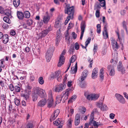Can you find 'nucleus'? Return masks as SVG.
I'll return each instance as SVG.
<instances>
[{"label":"nucleus","instance_id":"f257e3e1","mask_svg":"<svg viewBox=\"0 0 128 128\" xmlns=\"http://www.w3.org/2000/svg\"><path fill=\"white\" fill-rule=\"evenodd\" d=\"M65 4L66 5V6L64 7L65 13L68 15L65 22V24L66 25L70 19H72L73 18L74 13V9L73 6L70 7L69 4L65 3Z\"/></svg>","mask_w":128,"mask_h":128},{"label":"nucleus","instance_id":"f03ea898","mask_svg":"<svg viewBox=\"0 0 128 128\" xmlns=\"http://www.w3.org/2000/svg\"><path fill=\"white\" fill-rule=\"evenodd\" d=\"M71 92V90L70 88H68L65 91L62 93V95L57 96L56 97V104L60 103L62 100V98L64 96V99L65 100H67L68 97V96Z\"/></svg>","mask_w":128,"mask_h":128},{"label":"nucleus","instance_id":"7ed1b4c3","mask_svg":"<svg viewBox=\"0 0 128 128\" xmlns=\"http://www.w3.org/2000/svg\"><path fill=\"white\" fill-rule=\"evenodd\" d=\"M93 120L90 119L88 124L86 123L85 124L84 128H97L99 124Z\"/></svg>","mask_w":128,"mask_h":128},{"label":"nucleus","instance_id":"20e7f679","mask_svg":"<svg viewBox=\"0 0 128 128\" xmlns=\"http://www.w3.org/2000/svg\"><path fill=\"white\" fill-rule=\"evenodd\" d=\"M54 49L55 48L54 47H50L46 53V57L48 62L50 61L52 55V53L54 50Z\"/></svg>","mask_w":128,"mask_h":128},{"label":"nucleus","instance_id":"39448f33","mask_svg":"<svg viewBox=\"0 0 128 128\" xmlns=\"http://www.w3.org/2000/svg\"><path fill=\"white\" fill-rule=\"evenodd\" d=\"M66 86L65 84H60L59 85H57L54 87V91L57 92H60L64 89Z\"/></svg>","mask_w":128,"mask_h":128},{"label":"nucleus","instance_id":"423d86ee","mask_svg":"<svg viewBox=\"0 0 128 128\" xmlns=\"http://www.w3.org/2000/svg\"><path fill=\"white\" fill-rule=\"evenodd\" d=\"M65 51L64 50L61 53L60 57L59 62L58 63V67H60L63 65L64 62L65 58L64 56L65 54Z\"/></svg>","mask_w":128,"mask_h":128},{"label":"nucleus","instance_id":"0eeeda50","mask_svg":"<svg viewBox=\"0 0 128 128\" xmlns=\"http://www.w3.org/2000/svg\"><path fill=\"white\" fill-rule=\"evenodd\" d=\"M107 70L109 72V74L111 76H114L115 73L114 66L111 65H109L107 67Z\"/></svg>","mask_w":128,"mask_h":128},{"label":"nucleus","instance_id":"6e6552de","mask_svg":"<svg viewBox=\"0 0 128 128\" xmlns=\"http://www.w3.org/2000/svg\"><path fill=\"white\" fill-rule=\"evenodd\" d=\"M99 97L98 94H90L86 98V99L88 100H95L98 99Z\"/></svg>","mask_w":128,"mask_h":128},{"label":"nucleus","instance_id":"1a4fd4ad","mask_svg":"<svg viewBox=\"0 0 128 128\" xmlns=\"http://www.w3.org/2000/svg\"><path fill=\"white\" fill-rule=\"evenodd\" d=\"M118 70L121 72L122 74H123L125 73V70L124 68L122 65V62L120 61L117 67Z\"/></svg>","mask_w":128,"mask_h":128},{"label":"nucleus","instance_id":"9d476101","mask_svg":"<svg viewBox=\"0 0 128 128\" xmlns=\"http://www.w3.org/2000/svg\"><path fill=\"white\" fill-rule=\"evenodd\" d=\"M86 27V24L84 21H82L80 24V28L81 30V35L80 38L82 40L84 35V31L85 28Z\"/></svg>","mask_w":128,"mask_h":128},{"label":"nucleus","instance_id":"9b49d317","mask_svg":"<svg viewBox=\"0 0 128 128\" xmlns=\"http://www.w3.org/2000/svg\"><path fill=\"white\" fill-rule=\"evenodd\" d=\"M64 122V121L62 120L61 119H57L54 122L55 125L58 126V128H62Z\"/></svg>","mask_w":128,"mask_h":128},{"label":"nucleus","instance_id":"f8f14e48","mask_svg":"<svg viewBox=\"0 0 128 128\" xmlns=\"http://www.w3.org/2000/svg\"><path fill=\"white\" fill-rule=\"evenodd\" d=\"M115 96L120 103L122 104L125 103V101L124 98L120 94H116L115 95Z\"/></svg>","mask_w":128,"mask_h":128},{"label":"nucleus","instance_id":"ddd939ff","mask_svg":"<svg viewBox=\"0 0 128 128\" xmlns=\"http://www.w3.org/2000/svg\"><path fill=\"white\" fill-rule=\"evenodd\" d=\"M61 72L60 70H58L56 71L55 72V75H54L52 74L51 76L52 78H57V80L58 81H60L61 78Z\"/></svg>","mask_w":128,"mask_h":128},{"label":"nucleus","instance_id":"4468645a","mask_svg":"<svg viewBox=\"0 0 128 128\" xmlns=\"http://www.w3.org/2000/svg\"><path fill=\"white\" fill-rule=\"evenodd\" d=\"M60 110H59L57 109L55 110L54 111L53 114H52L50 118L51 121L54 120L58 116Z\"/></svg>","mask_w":128,"mask_h":128},{"label":"nucleus","instance_id":"2eb2a0df","mask_svg":"<svg viewBox=\"0 0 128 128\" xmlns=\"http://www.w3.org/2000/svg\"><path fill=\"white\" fill-rule=\"evenodd\" d=\"M62 35L60 32H58L56 35V45L57 46H58V43L60 42L62 38Z\"/></svg>","mask_w":128,"mask_h":128},{"label":"nucleus","instance_id":"dca6fc26","mask_svg":"<svg viewBox=\"0 0 128 128\" xmlns=\"http://www.w3.org/2000/svg\"><path fill=\"white\" fill-rule=\"evenodd\" d=\"M42 89L39 87H34L33 88V92H34L36 94L39 96Z\"/></svg>","mask_w":128,"mask_h":128},{"label":"nucleus","instance_id":"f3484780","mask_svg":"<svg viewBox=\"0 0 128 128\" xmlns=\"http://www.w3.org/2000/svg\"><path fill=\"white\" fill-rule=\"evenodd\" d=\"M98 75V69L97 68H95L93 70L92 75V79L96 78Z\"/></svg>","mask_w":128,"mask_h":128},{"label":"nucleus","instance_id":"a211bd4d","mask_svg":"<svg viewBox=\"0 0 128 128\" xmlns=\"http://www.w3.org/2000/svg\"><path fill=\"white\" fill-rule=\"evenodd\" d=\"M88 73V72L87 70H84L82 72V76L81 77V82H82L86 78Z\"/></svg>","mask_w":128,"mask_h":128},{"label":"nucleus","instance_id":"6ab92c4d","mask_svg":"<svg viewBox=\"0 0 128 128\" xmlns=\"http://www.w3.org/2000/svg\"><path fill=\"white\" fill-rule=\"evenodd\" d=\"M80 115L79 114H77L75 117V124L76 126H78L80 123Z\"/></svg>","mask_w":128,"mask_h":128},{"label":"nucleus","instance_id":"aec40b11","mask_svg":"<svg viewBox=\"0 0 128 128\" xmlns=\"http://www.w3.org/2000/svg\"><path fill=\"white\" fill-rule=\"evenodd\" d=\"M46 102V100L44 99L39 101L38 103V105L42 107L45 105Z\"/></svg>","mask_w":128,"mask_h":128},{"label":"nucleus","instance_id":"412c9836","mask_svg":"<svg viewBox=\"0 0 128 128\" xmlns=\"http://www.w3.org/2000/svg\"><path fill=\"white\" fill-rule=\"evenodd\" d=\"M104 68H101L100 71L99 73V77L101 81H103L104 79Z\"/></svg>","mask_w":128,"mask_h":128},{"label":"nucleus","instance_id":"4be33fe9","mask_svg":"<svg viewBox=\"0 0 128 128\" xmlns=\"http://www.w3.org/2000/svg\"><path fill=\"white\" fill-rule=\"evenodd\" d=\"M48 107L49 108L52 107L53 104V99L52 97L48 100Z\"/></svg>","mask_w":128,"mask_h":128},{"label":"nucleus","instance_id":"5701e85b","mask_svg":"<svg viewBox=\"0 0 128 128\" xmlns=\"http://www.w3.org/2000/svg\"><path fill=\"white\" fill-rule=\"evenodd\" d=\"M17 14L18 17L20 20H22L24 18V14L22 12L18 11Z\"/></svg>","mask_w":128,"mask_h":128},{"label":"nucleus","instance_id":"b1692460","mask_svg":"<svg viewBox=\"0 0 128 128\" xmlns=\"http://www.w3.org/2000/svg\"><path fill=\"white\" fill-rule=\"evenodd\" d=\"M2 38L3 42L5 44H6L9 40L8 36L7 34H5L3 36Z\"/></svg>","mask_w":128,"mask_h":128},{"label":"nucleus","instance_id":"393cba45","mask_svg":"<svg viewBox=\"0 0 128 128\" xmlns=\"http://www.w3.org/2000/svg\"><path fill=\"white\" fill-rule=\"evenodd\" d=\"M71 70L70 71L71 73L74 74L76 73V72L77 69V62L75 64L74 68H71Z\"/></svg>","mask_w":128,"mask_h":128},{"label":"nucleus","instance_id":"a878e982","mask_svg":"<svg viewBox=\"0 0 128 128\" xmlns=\"http://www.w3.org/2000/svg\"><path fill=\"white\" fill-rule=\"evenodd\" d=\"M20 3V0H14L13 4L15 8L18 7Z\"/></svg>","mask_w":128,"mask_h":128},{"label":"nucleus","instance_id":"bb28decb","mask_svg":"<svg viewBox=\"0 0 128 128\" xmlns=\"http://www.w3.org/2000/svg\"><path fill=\"white\" fill-rule=\"evenodd\" d=\"M104 97H103L102 100H101L99 102H98L96 104L98 107L100 109L102 107V105L103 104V101L104 100Z\"/></svg>","mask_w":128,"mask_h":128},{"label":"nucleus","instance_id":"cd10ccee","mask_svg":"<svg viewBox=\"0 0 128 128\" xmlns=\"http://www.w3.org/2000/svg\"><path fill=\"white\" fill-rule=\"evenodd\" d=\"M39 96L41 98H44L46 96V94L44 90L42 89Z\"/></svg>","mask_w":128,"mask_h":128},{"label":"nucleus","instance_id":"c85d7f7f","mask_svg":"<svg viewBox=\"0 0 128 128\" xmlns=\"http://www.w3.org/2000/svg\"><path fill=\"white\" fill-rule=\"evenodd\" d=\"M24 17L26 18H28L30 16V12L28 11H26L24 13Z\"/></svg>","mask_w":128,"mask_h":128},{"label":"nucleus","instance_id":"c756f323","mask_svg":"<svg viewBox=\"0 0 128 128\" xmlns=\"http://www.w3.org/2000/svg\"><path fill=\"white\" fill-rule=\"evenodd\" d=\"M48 33V31L47 30H44L42 32V35L40 36L41 38L46 36Z\"/></svg>","mask_w":128,"mask_h":128},{"label":"nucleus","instance_id":"7c9ffc66","mask_svg":"<svg viewBox=\"0 0 128 128\" xmlns=\"http://www.w3.org/2000/svg\"><path fill=\"white\" fill-rule=\"evenodd\" d=\"M38 96L34 92L32 94V98L33 101L34 102L36 101L37 100Z\"/></svg>","mask_w":128,"mask_h":128},{"label":"nucleus","instance_id":"2f4dec72","mask_svg":"<svg viewBox=\"0 0 128 128\" xmlns=\"http://www.w3.org/2000/svg\"><path fill=\"white\" fill-rule=\"evenodd\" d=\"M97 111V110L96 109H94L91 113L90 116V119L94 120V113Z\"/></svg>","mask_w":128,"mask_h":128},{"label":"nucleus","instance_id":"473e14b6","mask_svg":"<svg viewBox=\"0 0 128 128\" xmlns=\"http://www.w3.org/2000/svg\"><path fill=\"white\" fill-rule=\"evenodd\" d=\"M112 48L116 50L119 48V46L118 45L117 42H115L114 44L112 45Z\"/></svg>","mask_w":128,"mask_h":128},{"label":"nucleus","instance_id":"72a5a7b5","mask_svg":"<svg viewBox=\"0 0 128 128\" xmlns=\"http://www.w3.org/2000/svg\"><path fill=\"white\" fill-rule=\"evenodd\" d=\"M72 120L71 118H70L68 120V123L67 124L68 128H71L72 123Z\"/></svg>","mask_w":128,"mask_h":128},{"label":"nucleus","instance_id":"f704fd0d","mask_svg":"<svg viewBox=\"0 0 128 128\" xmlns=\"http://www.w3.org/2000/svg\"><path fill=\"white\" fill-rule=\"evenodd\" d=\"M43 22L45 23H47L50 20V17L48 16H44L43 18Z\"/></svg>","mask_w":128,"mask_h":128},{"label":"nucleus","instance_id":"c9c22d12","mask_svg":"<svg viewBox=\"0 0 128 128\" xmlns=\"http://www.w3.org/2000/svg\"><path fill=\"white\" fill-rule=\"evenodd\" d=\"M3 20L5 22L8 24H10L11 23L10 20L7 17H4L3 18Z\"/></svg>","mask_w":128,"mask_h":128},{"label":"nucleus","instance_id":"e433bc0d","mask_svg":"<svg viewBox=\"0 0 128 128\" xmlns=\"http://www.w3.org/2000/svg\"><path fill=\"white\" fill-rule=\"evenodd\" d=\"M76 56L75 55L73 56L70 59V62L71 64L72 63H73L76 60Z\"/></svg>","mask_w":128,"mask_h":128},{"label":"nucleus","instance_id":"4c0bfd02","mask_svg":"<svg viewBox=\"0 0 128 128\" xmlns=\"http://www.w3.org/2000/svg\"><path fill=\"white\" fill-rule=\"evenodd\" d=\"M100 109L102 111H105L108 110V108L106 105L103 104Z\"/></svg>","mask_w":128,"mask_h":128},{"label":"nucleus","instance_id":"58836bf2","mask_svg":"<svg viewBox=\"0 0 128 128\" xmlns=\"http://www.w3.org/2000/svg\"><path fill=\"white\" fill-rule=\"evenodd\" d=\"M100 2V6L102 7H103L105 6L106 5V2L104 0H98Z\"/></svg>","mask_w":128,"mask_h":128},{"label":"nucleus","instance_id":"ea45409f","mask_svg":"<svg viewBox=\"0 0 128 128\" xmlns=\"http://www.w3.org/2000/svg\"><path fill=\"white\" fill-rule=\"evenodd\" d=\"M61 24L59 20H57L55 22L54 25V27L56 28H58L60 26Z\"/></svg>","mask_w":128,"mask_h":128},{"label":"nucleus","instance_id":"a19ab883","mask_svg":"<svg viewBox=\"0 0 128 128\" xmlns=\"http://www.w3.org/2000/svg\"><path fill=\"white\" fill-rule=\"evenodd\" d=\"M100 4H99V2H97L95 4L94 6V10H98V9H99L100 8Z\"/></svg>","mask_w":128,"mask_h":128},{"label":"nucleus","instance_id":"79ce46f5","mask_svg":"<svg viewBox=\"0 0 128 128\" xmlns=\"http://www.w3.org/2000/svg\"><path fill=\"white\" fill-rule=\"evenodd\" d=\"M79 109L80 110V112L82 114H84L86 112V109L85 107L83 106L80 107Z\"/></svg>","mask_w":128,"mask_h":128},{"label":"nucleus","instance_id":"37998d69","mask_svg":"<svg viewBox=\"0 0 128 128\" xmlns=\"http://www.w3.org/2000/svg\"><path fill=\"white\" fill-rule=\"evenodd\" d=\"M0 98L1 101H2L4 103L6 98V95L4 94H1L0 96Z\"/></svg>","mask_w":128,"mask_h":128},{"label":"nucleus","instance_id":"c03bdc74","mask_svg":"<svg viewBox=\"0 0 128 128\" xmlns=\"http://www.w3.org/2000/svg\"><path fill=\"white\" fill-rule=\"evenodd\" d=\"M38 82L41 85H42L44 84V81L43 80L42 77H40L38 79Z\"/></svg>","mask_w":128,"mask_h":128},{"label":"nucleus","instance_id":"a18cd8bd","mask_svg":"<svg viewBox=\"0 0 128 128\" xmlns=\"http://www.w3.org/2000/svg\"><path fill=\"white\" fill-rule=\"evenodd\" d=\"M33 127V124L32 123L28 122L25 128H32Z\"/></svg>","mask_w":128,"mask_h":128},{"label":"nucleus","instance_id":"49530a36","mask_svg":"<svg viewBox=\"0 0 128 128\" xmlns=\"http://www.w3.org/2000/svg\"><path fill=\"white\" fill-rule=\"evenodd\" d=\"M116 32L118 38L120 41V44H121L122 46V47H123V44L122 43V39H121L120 38V35L118 31H116Z\"/></svg>","mask_w":128,"mask_h":128},{"label":"nucleus","instance_id":"de8ad7c7","mask_svg":"<svg viewBox=\"0 0 128 128\" xmlns=\"http://www.w3.org/2000/svg\"><path fill=\"white\" fill-rule=\"evenodd\" d=\"M4 13L5 14L9 16H11L10 11L8 10H6L4 11Z\"/></svg>","mask_w":128,"mask_h":128},{"label":"nucleus","instance_id":"09e8293b","mask_svg":"<svg viewBox=\"0 0 128 128\" xmlns=\"http://www.w3.org/2000/svg\"><path fill=\"white\" fill-rule=\"evenodd\" d=\"M74 50V46H70V49L68 50V52L69 54H71L73 52V51Z\"/></svg>","mask_w":128,"mask_h":128},{"label":"nucleus","instance_id":"8fccbe9b","mask_svg":"<svg viewBox=\"0 0 128 128\" xmlns=\"http://www.w3.org/2000/svg\"><path fill=\"white\" fill-rule=\"evenodd\" d=\"M126 24V22H125L124 21L122 23V25L124 28V29L125 30L126 33L128 34V32Z\"/></svg>","mask_w":128,"mask_h":128},{"label":"nucleus","instance_id":"3c124183","mask_svg":"<svg viewBox=\"0 0 128 128\" xmlns=\"http://www.w3.org/2000/svg\"><path fill=\"white\" fill-rule=\"evenodd\" d=\"M97 28V32L98 34H100L101 32L100 29V24H98L96 26Z\"/></svg>","mask_w":128,"mask_h":128},{"label":"nucleus","instance_id":"603ef678","mask_svg":"<svg viewBox=\"0 0 128 128\" xmlns=\"http://www.w3.org/2000/svg\"><path fill=\"white\" fill-rule=\"evenodd\" d=\"M14 103L17 106H18L20 104V102L19 100L16 98L14 99Z\"/></svg>","mask_w":128,"mask_h":128},{"label":"nucleus","instance_id":"864d4df0","mask_svg":"<svg viewBox=\"0 0 128 128\" xmlns=\"http://www.w3.org/2000/svg\"><path fill=\"white\" fill-rule=\"evenodd\" d=\"M25 93L26 94V96L28 98V96H27V95H29L30 94L31 90H27V89H25Z\"/></svg>","mask_w":128,"mask_h":128},{"label":"nucleus","instance_id":"5fc2aeb1","mask_svg":"<svg viewBox=\"0 0 128 128\" xmlns=\"http://www.w3.org/2000/svg\"><path fill=\"white\" fill-rule=\"evenodd\" d=\"M14 90L16 92H19L20 91V88L19 86H16L14 87Z\"/></svg>","mask_w":128,"mask_h":128},{"label":"nucleus","instance_id":"6e6d98bb","mask_svg":"<svg viewBox=\"0 0 128 128\" xmlns=\"http://www.w3.org/2000/svg\"><path fill=\"white\" fill-rule=\"evenodd\" d=\"M103 34L104 39H106L108 38V36L107 31H104L103 32Z\"/></svg>","mask_w":128,"mask_h":128},{"label":"nucleus","instance_id":"4d7b16f0","mask_svg":"<svg viewBox=\"0 0 128 128\" xmlns=\"http://www.w3.org/2000/svg\"><path fill=\"white\" fill-rule=\"evenodd\" d=\"M91 38L89 37L87 39L85 43L86 47H87L88 44L90 43L91 40Z\"/></svg>","mask_w":128,"mask_h":128},{"label":"nucleus","instance_id":"13d9d810","mask_svg":"<svg viewBox=\"0 0 128 128\" xmlns=\"http://www.w3.org/2000/svg\"><path fill=\"white\" fill-rule=\"evenodd\" d=\"M32 23V19H30L28 20L27 23V24L28 26L30 27L31 26Z\"/></svg>","mask_w":128,"mask_h":128},{"label":"nucleus","instance_id":"bf43d9fd","mask_svg":"<svg viewBox=\"0 0 128 128\" xmlns=\"http://www.w3.org/2000/svg\"><path fill=\"white\" fill-rule=\"evenodd\" d=\"M97 46H98L96 44H94V47L93 49L94 54L96 53V52H97L98 49Z\"/></svg>","mask_w":128,"mask_h":128},{"label":"nucleus","instance_id":"052dcab7","mask_svg":"<svg viewBox=\"0 0 128 128\" xmlns=\"http://www.w3.org/2000/svg\"><path fill=\"white\" fill-rule=\"evenodd\" d=\"M110 40L111 42L112 45L114 44L115 42H117L115 40V38L113 37H111L110 38Z\"/></svg>","mask_w":128,"mask_h":128},{"label":"nucleus","instance_id":"680f3d73","mask_svg":"<svg viewBox=\"0 0 128 128\" xmlns=\"http://www.w3.org/2000/svg\"><path fill=\"white\" fill-rule=\"evenodd\" d=\"M14 87L12 84L10 85L9 88L11 91H12L14 90Z\"/></svg>","mask_w":128,"mask_h":128},{"label":"nucleus","instance_id":"e2e57ef3","mask_svg":"<svg viewBox=\"0 0 128 128\" xmlns=\"http://www.w3.org/2000/svg\"><path fill=\"white\" fill-rule=\"evenodd\" d=\"M23 28L25 29L30 30L31 28V27H30L29 26H27V24H23Z\"/></svg>","mask_w":128,"mask_h":128},{"label":"nucleus","instance_id":"0e129e2a","mask_svg":"<svg viewBox=\"0 0 128 128\" xmlns=\"http://www.w3.org/2000/svg\"><path fill=\"white\" fill-rule=\"evenodd\" d=\"M86 86V84L85 82H83L80 84V87L82 88H85Z\"/></svg>","mask_w":128,"mask_h":128},{"label":"nucleus","instance_id":"69168bd1","mask_svg":"<svg viewBox=\"0 0 128 128\" xmlns=\"http://www.w3.org/2000/svg\"><path fill=\"white\" fill-rule=\"evenodd\" d=\"M2 27L4 28H7L8 27V26L7 24L5 23H3L2 24Z\"/></svg>","mask_w":128,"mask_h":128},{"label":"nucleus","instance_id":"338daca9","mask_svg":"<svg viewBox=\"0 0 128 128\" xmlns=\"http://www.w3.org/2000/svg\"><path fill=\"white\" fill-rule=\"evenodd\" d=\"M75 48L76 50H78L79 48V44L77 42L75 44Z\"/></svg>","mask_w":128,"mask_h":128},{"label":"nucleus","instance_id":"774afa93","mask_svg":"<svg viewBox=\"0 0 128 128\" xmlns=\"http://www.w3.org/2000/svg\"><path fill=\"white\" fill-rule=\"evenodd\" d=\"M72 80H70L68 82L67 84V86L69 87H70L72 85Z\"/></svg>","mask_w":128,"mask_h":128}]
</instances>
